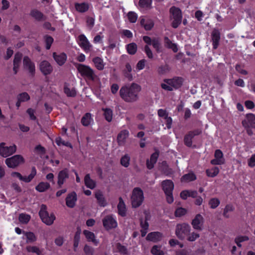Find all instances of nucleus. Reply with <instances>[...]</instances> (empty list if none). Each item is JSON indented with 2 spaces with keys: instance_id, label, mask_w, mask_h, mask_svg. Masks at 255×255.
<instances>
[{
  "instance_id": "dca6fc26",
  "label": "nucleus",
  "mask_w": 255,
  "mask_h": 255,
  "mask_svg": "<svg viewBox=\"0 0 255 255\" xmlns=\"http://www.w3.org/2000/svg\"><path fill=\"white\" fill-rule=\"evenodd\" d=\"M204 218L201 214H197L192 221V225L194 229L197 230H202L204 224Z\"/></svg>"
},
{
  "instance_id": "79ce46f5",
  "label": "nucleus",
  "mask_w": 255,
  "mask_h": 255,
  "mask_svg": "<svg viewBox=\"0 0 255 255\" xmlns=\"http://www.w3.org/2000/svg\"><path fill=\"white\" fill-rule=\"evenodd\" d=\"M140 226L141 230L140 231L142 237H144L147 232L149 225L146 220L141 221Z\"/></svg>"
},
{
  "instance_id": "37998d69",
  "label": "nucleus",
  "mask_w": 255,
  "mask_h": 255,
  "mask_svg": "<svg viewBox=\"0 0 255 255\" xmlns=\"http://www.w3.org/2000/svg\"><path fill=\"white\" fill-rule=\"evenodd\" d=\"M161 247L159 246H154L151 250V253L153 255H164V252L161 249Z\"/></svg>"
},
{
  "instance_id": "c03bdc74",
  "label": "nucleus",
  "mask_w": 255,
  "mask_h": 255,
  "mask_svg": "<svg viewBox=\"0 0 255 255\" xmlns=\"http://www.w3.org/2000/svg\"><path fill=\"white\" fill-rule=\"evenodd\" d=\"M164 42L165 45L166 47L172 49V50L175 52L177 51L178 48L177 45L175 44L172 43V42L168 38H165Z\"/></svg>"
},
{
  "instance_id": "774afa93",
  "label": "nucleus",
  "mask_w": 255,
  "mask_h": 255,
  "mask_svg": "<svg viewBox=\"0 0 255 255\" xmlns=\"http://www.w3.org/2000/svg\"><path fill=\"white\" fill-rule=\"evenodd\" d=\"M248 164L250 167H254L255 166V154H253L249 159Z\"/></svg>"
},
{
  "instance_id": "c85d7f7f",
  "label": "nucleus",
  "mask_w": 255,
  "mask_h": 255,
  "mask_svg": "<svg viewBox=\"0 0 255 255\" xmlns=\"http://www.w3.org/2000/svg\"><path fill=\"white\" fill-rule=\"evenodd\" d=\"M198 193L195 190H183L180 193V197L186 200L188 197L195 198L197 197Z\"/></svg>"
},
{
  "instance_id": "e433bc0d",
  "label": "nucleus",
  "mask_w": 255,
  "mask_h": 255,
  "mask_svg": "<svg viewBox=\"0 0 255 255\" xmlns=\"http://www.w3.org/2000/svg\"><path fill=\"white\" fill-rule=\"evenodd\" d=\"M84 182L85 185L89 188L93 189L96 186V182L95 181L91 179L89 174H87L84 178Z\"/></svg>"
},
{
  "instance_id": "6e6d98bb",
  "label": "nucleus",
  "mask_w": 255,
  "mask_h": 255,
  "mask_svg": "<svg viewBox=\"0 0 255 255\" xmlns=\"http://www.w3.org/2000/svg\"><path fill=\"white\" fill-rule=\"evenodd\" d=\"M137 50L136 45L134 43H130L127 46V50L128 53L130 54H134Z\"/></svg>"
},
{
  "instance_id": "cd10ccee",
  "label": "nucleus",
  "mask_w": 255,
  "mask_h": 255,
  "mask_svg": "<svg viewBox=\"0 0 255 255\" xmlns=\"http://www.w3.org/2000/svg\"><path fill=\"white\" fill-rule=\"evenodd\" d=\"M128 136V131L127 130H122L118 135L117 140L119 145H123L126 142V140Z\"/></svg>"
},
{
  "instance_id": "ddd939ff",
  "label": "nucleus",
  "mask_w": 255,
  "mask_h": 255,
  "mask_svg": "<svg viewBox=\"0 0 255 255\" xmlns=\"http://www.w3.org/2000/svg\"><path fill=\"white\" fill-rule=\"evenodd\" d=\"M78 43L86 52L90 51L92 47V45L84 34H81L78 36Z\"/></svg>"
},
{
  "instance_id": "473e14b6",
  "label": "nucleus",
  "mask_w": 255,
  "mask_h": 255,
  "mask_svg": "<svg viewBox=\"0 0 255 255\" xmlns=\"http://www.w3.org/2000/svg\"><path fill=\"white\" fill-rule=\"evenodd\" d=\"M22 58V54L19 53L15 54L13 60V71L15 73H17L18 67L21 63V59Z\"/></svg>"
},
{
  "instance_id": "09e8293b",
  "label": "nucleus",
  "mask_w": 255,
  "mask_h": 255,
  "mask_svg": "<svg viewBox=\"0 0 255 255\" xmlns=\"http://www.w3.org/2000/svg\"><path fill=\"white\" fill-rule=\"evenodd\" d=\"M26 250L28 252L35 253L37 255H42V251L36 246H28L26 247Z\"/></svg>"
},
{
  "instance_id": "69168bd1",
  "label": "nucleus",
  "mask_w": 255,
  "mask_h": 255,
  "mask_svg": "<svg viewBox=\"0 0 255 255\" xmlns=\"http://www.w3.org/2000/svg\"><path fill=\"white\" fill-rule=\"evenodd\" d=\"M31 15L32 17L37 19H40L42 17V13L38 10H33L31 12Z\"/></svg>"
},
{
  "instance_id": "052dcab7",
  "label": "nucleus",
  "mask_w": 255,
  "mask_h": 255,
  "mask_svg": "<svg viewBox=\"0 0 255 255\" xmlns=\"http://www.w3.org/2000/svg\"><path fill=\"white\" fill-rule=\"evenodd\" d=\"M84 252L86 255H93L94 249L90 246L86 245L84 248Z\"/></svg>"
},
{
  "instance_id": "13d9d810",
  "label": "nucleus",
  "mask_w": 255,
  "mask_h": 255,
  "mask_svg": "<svg viewBox=\"0 0 255 255\" xmlns=\"http://www.w3.org/2000/svg\"><path fill=\"white\" fill-rule=\"evenodd\" d=\"M27 239V243L33 242L36 240V237L34 234L31 232L24 233Z\"/></svg>"
},
{
  "instance_id": "b1692460",
  "label": "nucleus",
  "mask_w": 255,
  "mask_h": 255,
  "mask_svg": "<svg viewBox=\"0 0 255 255\" xmlns=\"http://www.w3.org/2000/svg\"><path fill=\"white\" fill-rule=\"evenodd\" d=\"M201 133V130H196L194 131L190 132L188 134H187L184 138V142L185 144L190 147L191 146L192 144V138L196 135H198Z\"/></svg>"
},
{
  "instance_id": "338daca9",
  "label": "nucleus",
  "mask_w": 255,
  "mask_h": 255,
  "mask_svg": "<svg viewBox=\"0 0 255 255\" xmlns=\"http://www.w3.org/2000/svg\"><path fill=\"white\" fill-rule=\"evenodd\" d=\"M199 237V234L196 232H192L189 235L188 237V240L191 242L195 241Z\"/></svg>"
},
{
  "instance_id": "ea45409f",
  "label": "nucleus",
  "mask_w": 255,
  "mask_h": 255,
  "mask_svg": "<svg viewBox=\"0 0 255 255\" xmlns=\"http://www.w3.org/2000/svg\"><path fill=\"white\" fill-rule=\"evenodd\" d=\"M195 175L193 173H189L183 176L181 179L182 182H189L195 180Z\"/></svg>"
},
{
  "instance_id": "c756f323",
  "label": "nucleus",
  "mask_w": 255,
  "mask_h": 255,
  "mask_svg": "<svg viewBox=\"0 0 255 255\" xmlns=\"http://www.w3.org/2000/svg\"><path fill=\"white\" fill-rule=\"evenodd\" d=\"M95 198L97 199L98 203L100 206L105 207L107 205V201L100 191L96 192Z\"/></svg>"
},
{
  "instance_id": "7ed1b4c3",
  "label": "nucleus",
  "mask_w": 255,
  "mask_h": 255,
  "mask_svg": "<svg viewBox=\"0 0 255 255\" xmlns=\"http://www.w3.org/2000/svg\"><path fill=\"white\" fill-rule=\"evenodd\" d=\"M182 79L176 77L173 79H164L161 83V88L165 90L172 91L174 89L179 88L182 84Z\"/></svg>"
},
{
  "instance_id": "680f3d73",
  "label": "nucleus",
  "mask_w": 255,
  "mask_h": 255,
  "mask_svg": "<svg viewBox=\"0 0 255 255\" xmlns=\"http://www.w3.org/2000/svg\"><path fill=\"white\" fill-rule=\"evenodd\" d=\"M30 97L27 93L24 92L20 94L17 97L19 101L25 102L29 99Z\"/></svg>"
},
{
  "instance_id": "f257e3e1",
  "label": "nucleus",
  "mask_w": 255,
  "mask_h": 255,
  "mask_svg": "<svg viewBox=\"0 0 255 255\" xmlns=\"http://www.w3.org/2000/svg\"><path fill=\"white\" fill-rule=\"evenodd\" d=\"M140 90L139 85L133 83L130 86L123 87L120 91V94L125 101L133 102L137 99V95Z\"/></svg>"
},
{
  "instance_id": "2f4dec72",
  "label": "nucleus",
  "mask_w": 255,
  "mask_h": 255,
  "mask_svg": "<svg viewBox=\"0 0 255 255\" xmlns=\"http://www.w3.org/2000/svg\"><path fill=\"white\" fill-rule=\"evenodd\" d=\"M68 177V172L67 169L61 171L58 174V184L61 186Z\"/></svg>"
},
{
  "instance_id": "39448f33",
  "label": "nucleus",
  "mask_w": 255,
  "mask_h": 255,
  "mask_svg": "<svg viewBox=\"0 0 255 255\" xmlns=\"http://www.w3.org/2000/svg\"><path fill=\"white\" fill-rule=\"evenodd\" d=\"M170 13L172 26L174 28H177L181 22V11L179 8L173 6L170 9Z\"/></svg>"
},
{
  "instance_id": "2eb2a0df",
  "label": "nucleus",
  "mask_w": 255,
  "mask_h": 255,
  "mask_svg": "<svg viewBox=\"0 0 255 255\" xmlns=\"http://www.w3.org/2000/svg\"><path fill=\"white\" fill-rule=\"evenodd\" d=\"M158 115L162 118L161 121L166 124V128H170L172 125V120L171 117H168L166 111L163 109H160L158 111Z\"/></svg>"
},
{
  "instance_id": "423d86ee",
  "label": "nucleus",
  "mask_w": 255,
  "mask_h": 255,
  "mask_svg": "<svg viewBox=\"0 0 255 255\" xmlns=\"http://www.w3.org/2000/svg\"><path fill=\"white\" fill-rule=\"evenodd\" d=\"M162 187L166 196V200L168 203H171L173 202L172 191L174 189V184L169 180H164L162 182Z\"/></svg>"
},
{
  "instance_id": "a878e982",
  "label": "nucleus",
  "mask_w": 255,
  "mask_h": 255,
  "mask_svg": "<svg viewBox=\"0 0 255 255\" xmlns=\"http://www.w3.org/2000/svg\"><path fill=\"white\" fill-rule=\"evenodd\" d=\"M83 234L88 242H92L95 246L98 245L99 241L96 239L95 234L89 231L84 230Z\"/></svg>"
},
{
  "instance_id": "de8ad7c7",
  "label": "nucleus",
  "mask_w": 255,
  "mask_h": 255,
  "mask_svg": "<svg viewBox=\"0 0 255 255\" xmlns=\"http://www.w3.org/2000/svg\"><path fill=\"white\" fill-rule=\"evenodd\" d=\"M220 203L219 199L217 198H212L209 201V205L212 209L216 208L220 205Z\"/></svg>"
},
{
  "instance_id": "1a4fd4ad",
  "label": "nucleus",
  "mask_w": 255,
  "mask_h": 255,
  "mask_svg": "<svg viewBox=\"0 0 255 255\" xmlns=\"http://www.w3.org/2000/svg\"><path fill=\"white\" fill-rule=\"evenodd\" d=\"M190 231V226L186 223L178 224L176 226L175 234L177 237L181 239L184 238Z\"/></svg>"
},
{
  "instance_id": "393cba45",
  "label": "nucleus",
  "mask_w": 255,
  "mask_h": 255,
  "mask_svg": "<svg viewBox=\"0 0 255 255\" xmlns=\"http://www.w3.org/2000/svg\"><path fill=\"white\" fill-rule=\"evenodd\" d=\"M53 58L59 65H62L64 64L67 59V56L64 53H53Z\"/></svg>"
},
{
  "instance_id": "8fccbe9b",
  "label": "nucleus",
  "mask_w": 255,
  "mask_h": 255,
  "mask_svg": "<svg viewBox=\"0 0 255 255\" xmlns=\"http://www.w3.org/2000/svg\"><path fill=\"white\" fill-rule=\"evenodd\" d=\"M30 219V216L26 214H21L19 216V221L23 224L27 223Z\"/></svg>"
},
{
  "instance_id": "e2e57ef3",
  "label": "nucleus",
  "mask_w": 255,
  "mask_h": 255,
  "mask_svg": "<svg viewBox=\"0 0 255 255\" xmlns=\"http://www.w3.org/2000/svg\"><path fill=\"white\" fill-rule=\"evenodd\" d=\"M187 213V210L183 208H179L176 209L175 212V215L176 217H181Z\"/></svg>"
},
{
  "instance_id": "49530a36",
  "label": "nucleus",
  "mask_w": 255,
  "mask_h": 255,
  "mask_svg": "<svg viewBox=\"0 0 255 255\" xmlns=\"http://www.w3.org/2000/svg\"><path fill=\"white\" fill-rule=\"evenodd\" d=\"M104 115L106 120L108 122H111L113 119V111L110 109H103Z\"/></svg>"
},
{
  "instance_id": "3c124183",
  "label": "nucleus",
  "mask_w": 255,
  "mask_h": 255,
  "mask_svg": "<svg viewBox=\"0 0 255 255\" xmlns=\"http://www.w3.org/2000/svg\"><path fill=\"white\" fill-rule=\"evenodd\" d=\"M114 250L116 252H119L122 254L125 255L127 253V250L125 247L122 246L120 244L116 245Z\"/></svg>"
},
{
  "instance_id": "4c0bfd02",
  "label": "nucleus",
  "mask_w": 255,
  "mask_h": 255,
  "mask_svg": "<svg viewBox=\"0 0 255 255\" xmlns=\"http://www.w3.org/2000/svg\"><path fill=\"white\" fill-rule=\"evenodd\" d=\"M93 122V119L91 118V115L90 113L86 114L82 118L81 123L84 126H89Z\"/></svg>"
},
{
  "instance_id": "4be33fe9",
  "label": "nucleus",
  "mask_w": 255,
  "mask_h": 255,
  "mask_svg": "<svg viewBox=\"0 0 255 255\" xmlns=\"http://www.w3.org/2000/svg\"><path fill=\"white\" fill-rule=\"evenodd\" d=\"M23 66L24 68L28 72L33 74L35 72V65L27 57H25L23 59Z\"/></svg>"
},
{
  "instance_id": "a18cd8bd",
  "label": "nucleus",
  "mask_w": 255,
  "mask_h": 255,
  "mask_svg": "<svg viewBox=\"0 0 255 255\" xmlns=\"http://www.w3.org/2000/svg\"><path fill=\"white\" fill-rule=\"evenodd\" d=\"M64 92L69 97H74L76 95V91L74 88H70L66 84L64 86Z\"/></svg>"
},
{
  "instance_id": "bb28decb",
  "label": "nucleus",
  "mask_w": 255,
  "mask_h": 255,
  "mask_svg": "<svg viewBox=\"0 0 255 255\" xmlns=\"http://www.w3.org/2000/svg\"><path fill=\"white\" fill-rule=\"evenodd\" d=\"M212 39L213 48L214 49L217 48L220 39V33L218 30L216 29L213 30L212 33Z\"/></svg>"
},
{
  "instance_id": "0e129e2a",
  "label": "nucleus",
  "mask_w": 255,
  "mask_h": 255,
  "mask_svg": "<svg viewBox=\"0 0 255 255\" xmlns=\"http://www.w3.org/2000/svg\"><path fill=\"white\" fill-rule=\"evenodd\" d=\"M45 41L46 43V49H50L52 43L53 42V39L52 37L49 36H46L45 37Z\"/></svg>"
},
{
  "instance_id": "9d476101",
  "label": "nucleus",
  "mask_w": 255,
  "mask_h": 255,
  "mask_svg": "<svg viewBox=\"0 0 255 255\" xmlns=\"http://www.w3.org/2000/svg\"><path fill=\"white\" fill-rule=\"evenodd\" d=\"M5 164L9 168H14L19 164L24 162L23 157L20 155H14L10 158H7L5 161Z\"/></svg>"
},
{
  "instance_id": "bf43d9fd",
  "label": "nucleus",
  "mask_w": 255,
  "mask_h": 255,
  "mask_svg": "<svg viewBox=\"0 0 255 255\" xmlns=\"http://www.w3.org/2000/svg\"><path fill=\"white\" fill-rule=\"evenodd\" d=\"M249 240V238L246 236H240L235 239V242L239 247H241V243Z\"/></svg>"
},
{
  "instance_id": "6ab92c4d",
  "label": "nucleus",
  "mask_w": 255,
  "mask_h": 255,
  "mask_svg": "<svg viewBox=\"0 0 255 255\" xmlns=\"http://www.w3.org/2000/svg\"><path fill=\"white\" fill-rule=\"evenodd\" d=\"M77 200V194L73 192L69 194L66 198V204L69 208H73Z\"/></svg>"
},
{
  "instance_id": "20e7f679",
  "label": "nucleus",
  "mask_w": 255,
  "mask_h": 255,
  "mask_svg": "<svg viewBox=\"0 0 255 255\" xmlns=\"http://www.w3.org/2000/svg\"><path fill=\"white\" fill-rule=\"evenodd\" d=\"M144 200L142 190L139 188H135L132 192L131 201L132 206L136 208L140 206Z\"/></svg>"
},
{
  "instance_id": "f3484780",
  "label": "nucleus",
  "mask_w": 255,
  "mask_h": 255,
  "mask_svg": "<svg viewBox=\"0 0 255 255\" xmlns=\"http://www.w3.org/2000/svg\"><path fill=\"white\" fill-rule=\"evenodd\" d=\"M242 124L247 128H255V116L253 114H247L246 119L242 122Z\"/></svg>"
},
{
  "instance_id": "5701e85b",
  "label": "nucleus",
  "mask_w": 255,
  "mask_h": 255,
  "mask_svg": "<svg viewBox=\"0 0 255 255\" xmlns=\"http://www.w3.org/2000/svg\"><path fill=\"white\" fill-rule=\"evenodd\" d=\"M40 69L44 75H46L51 73L52 67L47 61H43L40 64Z\"/></svg>"
},
{
  "instance_id": "aec40b11",
  "label": "nucleus",
  "mask_w": 255,
  "mask_h": 255,
  "mask_svg": "<svg viewBox=\"0 0 255 255\" xmlns=\"http://www.w3.org/2000/svg\"><path fill=\"white\" fill-rule=\"evenodd\" d=\"M163 238L162 233L159 232H153L149 233L146 236V239L153 242H157L161 240Z\"/></svg>"
},
{
  "instance_id": "4468645a",
  "label": "nucleus",
  "mask_w": 255,
  "mask_h": 255,
  "mask_svg": "<svg viewBox=\"0 0 255 255\" xmlns=\"http://www.w3.org/2000/svg\"><path fill=\"white\" fill-rule=\"evenodd\" d=\"M103 226L107 230L115 228L117 226V222L112 216H107L103 220Z\"/></svg>"
},
{
  "instance_id": "603ef678",
  "label": "nucleus",
  "mask_w": 255,
  "mask_h": 255,
  "mask_svg": "<svg viewBox=\"0 0 255 255\" xmlns=\"http://www.w3.org/2000/svg\"><path fill=\"white\" fill-rule=\"evenodd\" d=\"M152 0H140L139 5L143 8H149L151 7Z\"/></svg>"
},
{
  "instance_id": "4d7b16f0",
  "label": "nucleus",
  "mask_w": 255,
  "mask_h": 255,
  "mask_svg": "<svg viewBox=\"0 0 255 255\" xmlns=\"http://www.w3.org/2000/svg\"><path fill=\"white\" fill-rule=\"evenodd\" d=\"M234 210V207L231 205H227L224 211L223 215L226 218H228L230 216V213L233 212Z\"/></svg>"
},
{
  "instance_id": "58836bf2",
  "label": "nucleus",
  "mask_w": 255,
  "mask_h": 255,
  "mask_svg": "<svg viewBox=\"0 0 255 255\" xmlns=\"http://www.w3.org/2000/svg\"><path fill=\"white\" fill-rule=\"evenodd\" d=\"M206 172L208 177H214L219 174V169L217 167H213L211 168L207 169Z\"/></svg>"
},
{
  "instance_id": "412c9836",
  "label": "nucleus",
  "mask_w": 255,
  "mask_h": 255,
  "mask_svg": "<svg viewBox=\"0 0 255 255\" xmlns=\"http://www.w3.org/2000/svg\"><path fill=\"white\" fill-rule=\"evenodd\" d=\"M140 24L146 30H150L154 25L153 20L147 17H140Z\"/></svg>"
},
{
  "instance_id": "5fc2aeb1",
  "label": "nucleus",
  "mask_w": 255,
  "mask_h": 255,
  "mask_svg": "<svg viewBox=\"0 0 255 255\" xmlns=\"http://www.w3.org/2000/svg\"><path fill=\"white\" fill-rule=\"evenodd\" d=\"M127 16L129 22L131 23H135L137 19V14L133 11L129 12L128 13Z\"/></svg>"
},
{
  "instance_id": "a211bd4d",
  "label": "nucleus",
  "mask_w": 255,
  "mask_h": 255,
  "mask_svg": "<svg viewBox=\"0 0 255 255\" xmlns=\"http://www.w3.org/2000/svg\"><path fill=\"white\" fill-rule=\"evenodd\" d=\"M215 159L211 161V163L213 165H221L224 163L225 159L223 158L222 152L217 149L215 152Z\"/></svg>"
},
{
  "instance_id": "864d4df0",
  "label": "nucleus",
  "mask_w": 255,
  "mask_h": 255,
  "mask_svg": "<svg viewBox=\"0 0 255 255\" xmlns=\"http://www.w3.org/2000/svg\"><path fill=\"white\" fill-rule=\"evenodd\" d=\"M130 157L128 154L123 156L121 159V164L125 167L128 166L129 164Z\"/></svg>"
},
{
  "instance_id": "a19ab883",
  "label": "nucleus",
  "mask_w": 255,
  "mask_h": 255,
  "mask_svg": "<svg viewBox=\"0 0 255 255\" xmlns=\"http://www.w3.org/2000/svg\"><path fill=\"white\" fill-rule=\"evenodd\" d=\"M50 187V184L47 182H42L36 187V190L40 192H43Z\"/></svg>"
},
{
  "instance_id": "0eeeda50",
  "label": "nucleus",
  "mask_w": 255,
  "mask_h": 255,
  "mask_svg": "<svg viewBox=\"0 0 255 255\" xmlns=\"http://www.w3.org/2000/svg\"><path fill=\"white\" fill-rule=\"evenodd\" d=\"M77 69L82 76L89 80L94 81L97 79V76L95 74L94 71L88 66L78 64Z\"/></svg>"
},
{
  "instance_id": "f03ea898",
  "label": "nucleus",
  "mask_w": 255,
  "mask_h": 255,
  "mask_svg": "<svg viewBox=\"0 0 255 255\" xmlns=\"http://www.w3.org/2000/svg\"><path fill=\"white\" fill-rule=\"evenodd\" d=\"M143 40L145 43L147 44L144 47V50L147 57L149 58H152L153 54L149 47V45H152L157 52L160 51L161 46L159 40L157 38L151 39L149 37L147 36H143Z\"/></svg>"
},
{
  "instance_id": "f704fd0d",
  "label": "nucleus",
  "mask_w": 255,
  "mask_h": 255,
  "mask_svg": "<svg viewBox=\"0 0 255 255\" xmlns=\"http://www.w3.org/2000/svg\"><path fill=\"white\" fill-rule=\"evenodd\" d=\"M76 9L80 12H84L89 9V4L86 2L76 3L75 4Z\"/></svg>"
},
{
  "instance_id": "7c9ffc66",
  "label": "nucleus",
  "mask_w": 255,
  "mask_h": 255,
  "mask_svg": "<svg viewBox=\"0 0 255 255\" xmlns=\"http://www.w3.org/2000/svg\"><path fill=\"white\" fill-rule=\"evenodd\" d=\"M158 155V152H155L151 155L150 159L147 160L146 165L148 169H152L154 167V165L157 161Z\"/></svg>"
},
{
  "instance_id": "72a5a7b5",
  "label": "nucleus",
  "mask_w": 255,
  "mask_h": 255,
  "mask_svg": "<svg viewBox=\"0 0 255 255\" xmlns=\"http://www.w3.org/2000/svg\"><path fill=\"white\" fill-rule=\"evenodd\" d=\"M93 62L96 68L99 70H102L104 69L105 64L102 58L96 57L93 58Z\"/></svg>"
},
{
  "instance_id": "c9c22d12",
  "label": "nucleus",
  "mask_w": 255,
  "mask_h": 255,
  "mask_svg": "<svg viewBox=\"0 0 255 255\" xmlns=\"http://www.w3.org/2000/svg\"><path fill=\"white\" fill-rule=\"evenodd\" d=\"M119 214L122 216H125L126 213V207L125 203L122 198L119 199V203L118 205Z\"/></svg>"
},
{
  "instance_id": "9b49d317",
  "label": "nucleus",
  "mask_w": 255,
  "mask_h": 255,
  "mask_svg": "<svg viewBox=\"0 0 255 255\" xmlns=\"http://www.w3.org/2000/svg\"><path fill=\"white\" fill-rule=\"evenodd\" d=\"M16 146L14 144L6 146L4 142L0 143V155L4 157L12 155L16 151Z\"/></svg>"
},
{
  "instance_id": "f8f14e48",
  "label": "nucleus",
  "mask_w": 255,
  "mask_h": 255,
  "mask_svg": "<svg viewBox=\"0 0 255 255\" xmlns=\"http://www.w3.org/2000/svg\"><path fill=\"white\" fill-rule=\"evenodd\" d=\"M36 174V169L35 167H33L30 174L28 176H23L20 173L17 172H12L11 173V176L13 178H17L21 181L28 183L32 180Z\"/></svg>"
},
{
  "instance_id": "6e6552de",
  "label": "nucleus",
  "mask_w": 255,
  "mask_h": 255,
  "mask_svg": "<svg viewBox=\"0 0 255 255\" xmlns=\"http://www.w3.org/2000/svg\"><path fill=\"white\" fill-rule=\"evenodd\" d=\"M45 205H42L39 214L42 222L47 225H51L55 220V217L52 213L49 214L46 211Z\"/></svg>"
}]
</instances>
